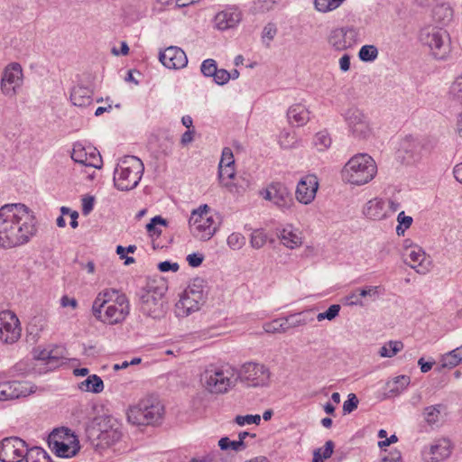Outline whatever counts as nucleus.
<instances>
[{
	"label": "nucleus",
	"mask_w": 462,
	"mask_h": 462,
	"mask_svg": "<svg viewBox=\"0 0 462 462\" xmlns=\"http://www.w3.org/2000/svg\"><path fill=\"white\" fill-rule=\"evenodd\" d=\"M36 232L35 217L24 204H5L0 208V246L27 244Z\"/></svg>",
	"instance_id": "nucleus-1"
},
{
	"label": "nucleus",
	"mask_w": 462,
	"mask_h": 462,
	"mask_svg": "<svg viewBox=\"0 0 462 462\" xmlns=\"http://www.w3.org/2000/svg\"><path fill=\"white\" fill-rule=\"evenodd\" d=\"M168 286L164 281H150L136 293L139 300V310L144 316L153 319L163 318L169 309L166 298Z\"/></svg>",
	"instance_id": "nucleus-2"
},
{
	"label": "nucleus",
	"mask_w": 462,
	"mask_h": 462,
	"mask_svg": "<svg viewBox=\"0 0 462 462\" xmlns=\"http://www.w3.org/2000/svg\"><path fill=\"white\" fill-rule=\"evenodd\" d=\"M164 406L157 397L148 396L127 411V420L136 426H155L162 423Z\"/></svg>",
	"instance_id": "nucleus-3"
},
{
	"label": "nucleus",
	"mask_w": 462,
	"mask_h": 462,
	"mask_svg": "<svg viewBox=\"0 0 462 462\" xmlns=\"http://www.w3.org/2000/svg\"><path fill=\"white\" fill-rule=\"evenodd\" d=\"M144 171L143 162L136 156L124 157L114 172V185L122 191H128L137 187Z\"/></svg>",
	"instance_id": "nucleus-4"
},
{
	"label": "nucleus",
	"mask_w": 462,
	"mask_h": 462,
	"mask_svg": "<svg viewBox=\"0 0 462 462\" xmlns=\"http://www.w3.org/2000/svg\"><path fill=\"white\" fill-rule=\"evenodd\" d=\"M377 171L374 159L366 153L353 156L343 169L344 179L355 185H364L373 180Z\"/></svg>",
	"instance_id": "nucleus-5"
},
{
	"label": "nucleus",
	"mask_w": 462,
	"mask_h": 462,
	"mask_svg": "<svg viewBox=\"0 0 462 462\" xmlns=\"http://www.w3.org/2000/svg\"><path fill=\"white\" fill-rule=\"evenodd\" d=\"M203 387L210 393H226L236 383V373L232 367L208 366L200 378Z\"/></svg>",
	"instance_id": "nucleus-6"
},
{
	"label": "nucleus",
	"mask_w": 462,
	"mask_h": 462,
	"mask_svg": "<svg viewBox=\"0 0 462 462\" xmlns=\"http://www.w3.org/2000/svg\"><path fill=\"white\" fill-rule=\"evenodd\" d=\"M269 369L258 363L249 362L242 365L237 373L236 381L247 383L251 387H267L270 384Z\"/></svg>",
	"instance_id": "nucleus-7"
},
{
	"label": "nucleus",
	"mask_w": 462,
	"mask_h": 462,
	"mask_svg": "<svg viewBox=\"0 0 462 462\" xmlns=\"http://www.w3.org/2000/svg\"><path fill=\"white\" fill-rule=\"evenodd\" d=\"M420 40L429 46L437 59H443L449 51L448 35L446 31L436 27H428L421 30Z\"/></svg>",
	"instance_id": "nucleus-8"
},
{
	"label": "nucleus",
	"mask_w": 462,
	"mask_h": 462,
	"mask_svg": "<svg viewBox=\"0 0 462 462\" xmlns=\"http://www.w3.org/2000/svg\"><path fill=\"white\" fill-rule=\"evenodd\" d=\"M27 444L18 437L5 438L0 441V461L21 462L26 456Z\"/></svg>",
	"instance_id": "nucleus-9"
},
{
	"label": "nucleus",
	"mask_w": 462,
	"mask_h": 462,
	"mask_svg": "<svg viewBox=\"0 0 462 462\" xmlns=\"http://www.w3.org/2000/svg\"><path fill=\"white\" fill-rule=\"evenodd\" d=\"M21 326L17 316L10 311L0 312V340L5 344H14L21 337Z\"/></svg>",
	"instance_id": "nucleus-10"
},
{
	"label": "nucleus",
	"mask_w": 462,
	"mask_h": 462,
	"mask_svg": "<svg viewBox=\"0 0 462 462\" xmlns=\"http://www.w3.org/2000/svg\"><path fill=\"white\" fill-rule=\"evenodd\" d=\"M23 84V69L17 62L8 64L2 75L1 90L4 95L8 97L15 96L17 88Z\"/></svg>",
	"instance_id": "nucleus-11"
},
{
	"label": "nucleus",
	"mask_w": 462,
	"mask_h": 462,
	"mask_svg": "<svg viewBox=\"0 0 462 462\" xmlns=\"http://www.w3.org/2000/svg\"><path fill=\"white\" fill-rule=\"evenodd\" d=\"M263 198L272 201L277 208L285 210L293 204V199L287 187L281 182L270 184L261 192Z\"/></svg>",
	"instance_id": "nucleus-12"
},
{
	"label": "nucleus",
	"mask_w": 462,
	"mask_h": 462,
	"mask_svg": "<svg viewBox=\"0 0 462 462\" xmlns=\"http://www.w3.org/2000/svg\"><path fill=\"white\" fill-rule=\"evenodd\" d=\"M357 35L353 27L336 28L330 32L328 43L337 51H344L356 43Z\"/></svg>",
	"instance_id": "nucleus-13"
},
{
	"label": "nucleus",
	"mask_w": 462,
	"mask_h": 462,
	"mask_svg": "<svg viewBox=\"0 0 462 462\" xmlns=\"http://www.w3.org/2000/svg\"><path fill=\"white\" fill-rule=\"evenodd\" d=\"M452 446L448 439L435 440L429 449L422 452L425 462H441L447 459L451 454Z\"/></svg>",
	"instance_id": "nucleus-14"
},
{
	"label": "nucleus",
	"mask_w": 462,
	"mask_h": 462,
	"mask_svg": "<svg viewBox=\"0 0 462 462\" xmlns=\"http://www.w3.org/2000/svg\"><path fill=\"white\" fill-rule=\"evenodd\" d=\"M404 257V263L420 274H426L430 269V260L426 257L425 252L419 246L408 249Z\"/></svg>",
	"instance_id": "nucleus-15"
},
{
	"label": "nucleus",
	"mask_w": 462,
	"mask_h": 462,
	"mask_svg": "<svg viewBox=\"0 0 462 462\" xmlns=\"http://www.w3.org/2000/svg\"><path fill=\"white\" fill-rule=\"evenodd\" d=\"M159 60L168 69H182L188 64L186 53L179 47L170 46L159 54Z\"/></svg>",
	"instance_id": "nucleus-16"
},
{
	"label": "nucleus",
	"mask_w": 462,
	"mask_h": 462,
	"mask_svg": "<svg viewBox=\"0 0 462 462\" xmlns=\"http://www.w3.org/2000/svg\"><path fill=\"white\" fill-rule=\"evenodd\" d=\"M318 188L317 177L315 175H307L297 185L296 199L302 204H310L315 199Z\"/></svg>",
	"instance_id": "nucleus-17"
},
{
	"label": "nucleus",
	"mask_w": 462,
	"mask_h": 462,
	"mask_svg": "<svg viewBox=\"0 0 462 462\" xmlns=\"http://www.w3.org/2000/svg\"><path fill=\"white\" fill-rule=\"evenodd\" d=\"M240 21L241 13L234 7L226 8L215 16L216 26L221 31L235 27Z\"/></svg>",
	"instance_id": "nucleus-18"
},
{
	"label": "nucleus",
	"mask_w": 462,
	"mask_h": 462,
	"mask_svg": "<svg viewBox=\"0 0 462 462\" xmlns=\"http://www.w3.org/2000/svg\"><path fill=\"white\" fill-rule=\"evenodd\" d=\"M28 390L23 383L18 381L0 383V401H7L25 396Z\"/></svg>",
	"instance_id": "nucleus-19"
},
{
	"label": "nucleus",
	"mask_w": 462,
	"mask_h": 462,
	"mask_svg": "<svg viewBox=\"0 0 462 462\" xmlns=\"http://www.w3.org/2000/svg\"><path fill=\"white\" fill-rule=\"evenodd\" d=\"M207 284L204 279L197 277L191 281L188 287L183 291L193 301H197L203 305L206 301L208 291L206 290Z\"/></svg>",
	"instance_id": "nucleus-20"
},
{
	"label": "nucleus",
	"mask_w": 462,
	"mask_h": 462,
	"mask_svg": "<svg viewBox=\"0 0 462 462\" xmlns=\"http://www.w3.org/2000/svg\"><path fill=\"white\" fill-rule=\"evenodd\" d=\"M364 215L373 220H381L387 217L385 202L382 199H373L369 200L364 209Z\"/></svg>",
	"instance_id": "nucleus-21"
},
{
	"label": "nucleus",
	"mask_w": 462,
	"mask_h": 462,
	"mask_svg": "<svg viewBox=\"0 0 462 462\" xmlns=\"http://www.w3.org/2000/svg\"><path fill=\"white\" fill-rule=\"evenodd\" d=\"M217 229L213 217L207 214L199 226L192 227V234L199 240L208 241L214 236Z\"/></svg>",
	"instance_id": "nucleus-22"
},
{
	"label": "nucleus",
	"mask_w": 462,
	"mask_h": 462,
	"mask_svg": "<svg viewBox=\"0 0 462 462\" xmlns=\"http://www.w3.org/2000/svg\"><path fill=\"white\" fill-rule=\"evenodd\" d=\"M129 312L130 310L128 307L120 309V307L116 306V304L111 303L106 307L100 321L112 325L121 323L129 315Z\"/></svg>",
	"instance_id": "nucleus-23"
},
{
	"label": "nucleus",
	"mask_w": 462,
	"mask_h": 462,
	"mask_svg": "<svg viewBox=\"0 0 462 462\" xmlns=\"http://www.w3.org/2000/svg\"><path fill=\"white\" fill-rule=\"evenodd\" d=\"M202 305L197 301H193L191 297L182 292L180 300L175 304V314L177 317H187L192 312L200 309Z\"/></svg>",
	"instance_id": "nucleus-24"
},
{
	"label": "nucleus",
	"mask_w": 462,
	"mask_h": 462,
	"mask_svg": "<svg viewBox=\"0 0 462 462\" xmlns=\"http://www.w3.org/2000/svg\"><path fill=\"white\" fill-rule=\"evenodd\" d=\"M287 116L290 124L295 123L297 126H301L310 120V112L301 104H295L289 107Z\"/></svg>",
	"instance_id": "nucleus-25"
},
{
	"label": "nucleus",
	"mask_w": 462,
	"mask_h": 462,
	"mask_svg": "<svg viewBox=\"0 0 462 462\" xmlns=\"http://www.w3.org/2000/svg\"><path fill=\"white\" fill-rule=\"evenodd\" d=\"M70 100L74 106H87L92 103V91L86 87H74L70 93Z\"/></svg>",
	"instance_id": "nucleus-26"
},
{
	"label": "nucleus",
	"mask_w": 462,
	"mask_h": 462,
	"mask_svg": "<svg viewBox=\"0 0 462 462\" xmlns=\"http://www.w3.org/2000/svg\"><path fill=\"white\" fill-rule=\"evenodd\" d=\"M422 148L420 142L411 136L405 138L402 143V149L413 161L420 158Z\"/></svg>",
	"instance_id": "nucleus-27"
},
{
	"label": "nucleus",
	"mask_w": 462,
	"mask_h": 462,
	"mask_svg": "<svg viewBox=\"0 0 462 462\" xmlns=\"http://www.w3.org/2000/svg\"><path fill=\"white\" fill-rule=\"evenodd\" d=\"M432 15L437 22L444 25L452 20L453 10L449 5L442 3L433 8Z\"/></svg>",
	"instance_id": "nucleus-28"
},
{
	"label": "nucleus",
	"mask_w": 462,
	"mask_h": 462,
	"mask_svg": "<svg viewBox=\"0 0 462 462\" xmlns=\"http://www.w3.org/2000/svg\"><path fill=\"white\" fill-rule=\"evenodd\" d=\"M79 388L81 391L99 393L104 390V383L99 376L97 374H92L81 382L79 385Z\"/></svg>",
	"instance_id": "nucleus-29"
},
{
	"label": "nucleus",
	"mask_w": 462,
	"mask_h": 462,
	"mask_svg": "<svg viewBox=\"0 0 462 462\" xmlns=\"http://www.w3.org/2000/svg\"><path fill=\"white\" fill-rule=\"evenodd\" d=\"M25 455V462H51L49 454L40 447L27 448Z\"/></svg>",
	"instance_id": "nucleus-30"
},
{
	"label": "nucleus",
	"mask_w": 462,
	"mask_h": 462,
	"mask_svg": "<svg viewBox=\"0 0 462 462\" xmlns=\"http://www.w3.org/2000/svg\"><path fill=\"white\" fill-rule=\"evenodd\" d=\"M462 363V346L442 356L441 366L453 368Z\"/></svg>",
	"instance_id": "nucleus-31"
},
{
	"label": "nucleus",
	"mask_w": 462,
	"mask_h": 462,
	"mask_svg": "<svg viewBox=\"0 0 462 462\" xmlns=\"http://www.w3.org/2000/svg\"><path fill=\"white\" fill-rule=\"evenodd\" d=\"M279 238L282 243L288 248L293 249L301 245V237L288 228L280 231Z\"/></svg>",
	"instance_id": "nucleus-32"
},
{
	"label": "nucleus",
	"mask_w": 462,
	"mask_h": 462,
	"mask_svg": "<svg viewBox=\"0 0 462 462\" xmlns=\"http://www.w3.org/2000/svg\"><path fill=\"white\" fill-rule=\"evenodd\" d=\"M71 159L78 163L83 164L85 166L95 167L97 166L94 162L88 161V153L86 152L85 148L81 143H76L73 146V150L71 152Z\"/></svg>",
	"instance_id": "nucleus-33"
},
{
	"label": "nucleus",
	"mask_w": 462,
	"mask_h": 462,
	"mask_svg": "<svg viewBox=\"0 0 462 462\" xmlns=\"http://www.w3.org/2000/svg\"><path fill=\"white\" fill-rule=\"evenodd\" d=\"M95 424L99 427V431H101L102 434L111 430L114 428H122V424L117 420V419L112 416L96 417Z\"/></svg>",
	"instance_id": "nucleus-34"
},
{
	"label": "nucleus",
	"mask_w": 462,
	"mask_h": 462,
	"mask_svg": "<svg viewBox=\"0 0 462 462\" xmlns=\"http://www.w3.org/2000/svg\"><path fill=\"white\" fill-rule=\"evenodd\" d=\"M123 436L122 428L116 429L114 428L111 430H108L106 433L101 435L100 442H97L96 447L99 446H112L115 443L118 442Z\"/></svg>",
	"instance_id": "nucleus-35"
},
{
	"label": "nucleus",
	"mask_w": 462,
	"mask_h": 462,
	"mask_svg": "<svg viewBox=\"0 0 462 462\" xmlns=\"http://www.w3.org/2000/svg\"><path fill=\"white\" fill-rule=\"evenodd\" d=\"M411 383V379L407 375H399L392 381L387 382L386 385L389 392L397 395L402 392Z\"/></svg>",
	"instance_id": "nucleus-36"
},
{
	"label": "nucleus",
	"mask_w": 462,
	"mask_h": 462,
	"mask_svg": "<svg viewBox=\"0 0 462 462\" xmlns=\"http://www.w3.org/2000/svg\"><path fill=\"white\" fill-rule=\"evenodd\" d=\"M236 173L234 166H223L218 165V179L220 183L227 188L230 191L231 189V183L232 180L235 179Z\"/></svg>",
	"instance_id": "nucleus-37"
},
{
	"label": "nucleus",
	"mask_w": 462,
	"mask_h": 462,
	"mask_svg": "<svg viewBox=\"0 0 462 462\" xmlns=\"http://www.w3.org/2000/svg\"><path fill=\"white\" fill-rule=\"evenodd\" d=\"M334 447V442L328 440L323 448L314 450L312 462H324V459L329 458L333 454Z\"/></svg>",
	"instance_id": "nucleus-38"
},
{
	"label": "nucleus",
	"mask_w": 462,
	"mask_h": 462,
	"mask_svg": "<svg viewBox=\"0 0 462 462\" xmlns=\"http://www.w3.org/2000/svg\"><path fill=\"white\" fill-rule=\"evenodd\" d=\"M345 120L347 123L349 128L356 125L363 123L366 120L365 115L358 108L352 107L346 110L344 115Z\"/></svg>",
	"instance_id": "nucleus-39"
},
{
	"label": "nucleus",
	"mask_w": 462,
	"mask_h": 462,
	"mask_svg": "<svg viewBox=\"0 0 462 462\" xmlns=\"http://www.w3.org/2000/svg\"><path fill=\"white\" fill-rule=\"evenodd\" d=\"M86 438L93 446L97 442H100L102 432L99 431V427L95 424V418L86 424L85 428Z\"/></svg>",
	"instance_id": "nucleus-40"
},
{
	"label": "nucleus",
	"mask_w": 462,
	"mask_h": 462,
	"mask_svg": "<svg viewBox=\"0 0 462 462\" xmlns=\"http://www.w3.org/2000/svg\"><path fill=\"white\" fill-rule=\"evenodd\" d=\"M402 347V342L391 340L380 348L379 354L383 357H393L400 352Z\"/></svg>",
	"instance_id": "nucleus-41"
},
{
	"label": "nucleus",
	"mask_w": 462,
	"mask_h": 462,
	"mask_svg": "<svg viewBox=\"0 0 462 462\" xmlns=\"http://www.w3.org/2000/svg\"><path fill=\"white\" fill-rule=\"evenodd\" d=\"M209 210L210 208L207 204L201 205L199 208L194 209L189 219L190 228L192 229L194 226H199L203 221L205 215L208 214Z\"/></svg>",
	"instance_id": "nucleus-42"
},
{
	"label": "nucleus",
	"mask_w": 462,
	"mask_h": 462,
	"mask_svg": "<svg viewBox=\"0 0 462 462\" xmlns=\"http://www.w3.org/2000/svg\"><path fill=\"white\" fill-rule=\"evenodd\" d=\"M345 0H314L315 8L320 13H328L338 8Z\"/></svg>",
	"instance_id": "nucleus-43"
},
{
	"label": "nucleus",
	"mask_w": 462,
	"mask_h": 462,
	"mask_svg": "<svg viewBox=\"0 0 462 462\" xmlns=\"http://www.w3.org/2000/svg\"><path fill=\"white\" fill-rule=\"evenodd\" d=\"M167 226V220L161 216L153 217L150 222L146 225V230L149 233L150 236H160L162 234V230L157 227V226Z\"/></svg>",
	"instance_id": "nucleus-44"
},
{
	"label": "nucleus",
	"mask_w": 462,
	"mask_h": 462,
	"mask_svg": "<svg viewBox=\"0 0 462 462\" xmlns=\"http://www.w3.org/2000/svg\"><path fill=\"white\" fill-rule=\"evenodd\" d=\"M378 56V50L374 45H364L358 52V57L362 61H374Z\"/></svg>",
	"instance_id": "nucleus-45"
},
{
	"label": "nucleus",
	"mask_w": 462,
	"mask_h": 462,
	"mask_svg": "<svg viewBox=\"0 0 462 462\" xmlns=\"http://www.w3.org/2000/svg\"><path fill=\"white\" fill-rule=\"evenodd\" d=\"M218 446H219L220 449H222V450H227V449L231 448L235 451H241L246 448V445L245 442L238 441V440H231L227 437L221 438L218 441Z\"/></svg>",
	"instance_id": "nucleus-46"
},
{
	"label": "nucleus",
	"mask_w": 462,
	"mask_h": 462,
	"mask_svg": "<svg viewBox=\"0 0 462 462\" xmlns=\"http://www.w3.org/2000/svg\"><path fill=\"white\" fill-rule=\"evenodd\" d=\"M282 319L283 322L285 332L291 328L304 326L307 323L306 319L301 318L300 313L290 315Z\"/></svg>",
	"instance_id": "nucleus-47"
},
{
	"label": "nucleus",
	"mask_w": 462,
	"mask_h": 462,
	"mask_svg": "<svg viewBox=\"0 0 462 462\" xmlns=\"http://www.w3.org/2000/svg\"><path fill=\"white\" fill-rule=\"evenodd\" d=\"M54 448L56 455L60 457H72L78 452L77 448H71L68 444L64 442L56 441L54 443Z\"/></svg>",
	"instance_id": "nucleus-48"
},
{
	"label": "nucleus",
	"mask_w": 462,
	"mask_h": 462,
	"mask_svg": "<svg viewBox=\"0 0 462 462\" xmlns=\"http://www.w3.org/2000/svg\"><path fill=\"white\" fill-rule=\"evenodd\" d=\"M441 407V404H437L424 409L425 420L429 424H434L439 421Z\"/></svg>",
	"instance_id": "nucleus-49"
},
{
	"label": "nucleus",
	"mask_w": 462,
	"mask_h": 462,
	"mask_svg": "<svg viewBox=\"0 0 462 462\" xmlns=\"http://www.w3.org/2000/svg\"><path fill=\"white\" fill-rule=\"evenodd\" d=\"M314 144L319 151H324L331 145V138L326 131L319 132L314 138Z\"/></svg>",
	"instance_id": "nucleus-50"
},
{
	"label": "nucleus",
	"mask_w": 462,
	"mask_h": 462,
	"mask_svg": "<svg viewBox=\"0 0 462 462\" xmlns=\"http://www.w3.org/2000/svg\"><path fill=\"white\" fill-rule=\"evenodd\" d=\"M352 134L359 139H366L370 134V127L365 120L363 123L354 125L350 128Z\"/></svg>",
	"instance_id": "nucleus-51"
},
{
	"label": "nucleus",
	"mask_w": 462,
	"mask_h": 462,
	"mask_svg": "<svg viewBox=\"0 0 462 462\" xmlns=\"http://www.w3.org/2000/svg\"><path fill=\"white\" fill-rule=\"evenodd\" d=\"M217 65L215 60L207 59L202 61L200 66V71L203 76L212 78L217 69Z\"/></svg>",
	"instance_id": "nucleus-52"
},
{
	"label": "nucleus",
	"mask_w": 462,
	"mask_h": 462,
	"mask_svg": "<svg viewBox=\"0 0 462 462\" xmlns=\"http://www.w3.org/2000/svg\"><path fill=\"white\" fill-rule=\"evenodd\" d=\"M263 329L266 333H284V326L282 319H273L271 322L263 324Z\"/></svg>",
	"instance_id": "nucleus-53"
},
{
	"label": "nucleus",
	"mask_w": 462,
	"mask_h": 462,
	"mask_svg": "<svg viewBox=\"0 0 462 462\" xmlns=\"http://www.w3.org/2000/svg\"><path fill=\"white\" fill-rule=\"evenodd\" d=\"M245 243V236L240 233H232L227 237V245L233 250L240 249Z\"/></svg>",
	"instance_id": "nucleus-54"
},
{
	"label": "nucleus",
	"mask_w": 462,
	"mask_h": 462,
	"mask_svg": "<svg viewBox=\"0 0 462 462\" xmlns=\"http://www.w3.org/2000/svg\"><path fill=\"white\" fill-rule=\"evenodd\" d=\"M280 145L283 149H290L296 146L297 139L294 134L284 132L280 136Z\"/></svg>",
	"instance_id": "nucleus-55"
},
{
	"label": "nucleus",
	"mask_w": 462,
	"mask_h": 462,
	"mask_svg": "<svg viewBox=\"0 0 462 462\" xmlns=\"http://www.w3.org/2000/svg\"><path fill=\"white\" fill-rule=\"evenodd\" d=\"M449 92L453 98L462 105V75L453 82Z\"/></svg>",
	"instance_id": "nucleus-56"
},
{
	"label": "nucleus",
	"mask_w": 462,
	"mask_h": 462,
	"mask_svg": "<svg viewBox=\"0 0 462 462\" xmlns=\"http://www.w3.org/2000/svg\"><path fill=\"white\" fill-rule=\"evenodd\" d=\"M359 401L355 393H349L347 400L343 404V413L349 414L354 411L358 406Z\"/></svg>",
	"instance_id": "nucleus-57"
},
{
	"label": "nucleus",
	"mask_w": 462,
	"mask_h": 462,
	"mask_svg": "<svg viewBox=\"0 0 462 462\" xmlns=\"http://www.w3.org/2000/svg\"><path fill=\"white\" fill-rule=\"evenodd\" d=\"M212 78L216 84L223 86L229 81L231 75H229V72L225 69H217Z\"/></svg>",
	"instance_id": "nucleus-58"
},
{
	"label": "nucleus",
	"mask_w": 462,
	"mask_h": 462,
	"mask_svg": "<svg viewBox=\"0 0 462 462\" xmlns=\"http://www.w3.org/2000/svg\"><path fill=\"white\" fill-rule=\"evenodd\" d=\"M106 304V300H103V298L97 294L92 305V313L97 319H102V309Z\"/></svg>",
	"instance_id": "nucleus-59"
},
{
	"label": "nucleus",
	"mask_w": 462,
	"mask_h": 462,
	"mask_svg": "<svg viewBox=\"0 0 462 462\" xmlns=\"http://www.w3.org/2000/svg\"><path fill=\"white\" fill-rule=\"evenodd\" d=\"M235 420L240 426H244L245 424H259L261 421V417L258 414L245 416L237 415Z\"/></svg>",
	"instance_id": "nucleus-60"
},
{
	"label": "nucleus",
	"mask_w": 462,
	"mask_h": 462,
	"mask_svg": "<svg viewBox=\"0 0 462 462\" xmlns=\"http://www.w3.org/2000/svg\"><path fill=\"white\" fill-rule=\"evenodd\" d=\"M266 243V236L259 231L255 230L253 232L251 236V245L254 248L259 249L263 246V245Z\"/></svg>",
	"instance_id": "nucleus-61"
},
{
	"label": "nucleus",
	"mask_w": 462,
	"mask_h": 462,
	"mask_svg": "<svg viewBox=\"0 0 462 462\" xmlns=\"http://www.w3.org/2000/svg\"><path fill=\"white\" fill-rule=\"evenodd\" d=\"M234 155L230 148L225 147L222 151V156L219 162V165L223 166H234Z\"/></svg>",
	"instance_id": "nucleus-62"
},
{
	"label": "nucleus",
	"mask_w": 462,
	"mask_h": 462,
	"mask_svg": "<svg viewBox=\"0 0 462 462\" xmlns=\"http://www.w3.org/2000/svg\"><path fill=\"white\" fill-rule=\"evenodd\" d=\"M235 181H232L231 183V189L232 191L234 189H236V191L240 193L244 192L250 185L249 180L246 178L240 177L239 179H236L235 177Z\"/></svg>",
	"instance_id": "nucleus-63"
},
{
	"label": "nucleus",
	"mask_w": 462,
	"mask_h": 462,
	"mask_svg": "<svg viewBox=\"0 0 462 462\" xmlns=\"http://www.w3.org/2000/svg\"><path fill=\"white\" fill-rule=\"evenodd\" d=\"M187 262L191 267H199L204 260V256L202 254L193 253L187 256Z\"/></svg>",
	"instance_id": "nucleus-64"
}]
</instances>
